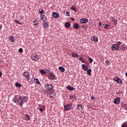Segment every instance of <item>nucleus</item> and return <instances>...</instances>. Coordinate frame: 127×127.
<instances>
[{
    "label": "nucleus",
    "instance_id": "obj_1",
    "mask_svg": "<svg viewBox=\"0 0 127 127\" xmlns=\"http://www.w3.org/2000/svg\"><path fill=\"white\" fill-rule=\"evenodd\" d=\"M12 101L16 104V105H19L20 107H21L22 100H21V95H15L14 98H13Z\"/></svg>",
    "mask_w": 127,
    "mask_h": 127
},
{
    "label": "nucleus",
    "instance_id": "obj_2",
    "mask_svg": "<svg viewBox=\"0 0 127 127\" xmlns=\"http://www.w3.org/2000/svg\"><path fill=\"white\" fill-rule=\"evenodd\" d=\"M48 79L49 80H57V77H56V75H55V74L53 71H49L48 74Z\"/></svg>",
    "mask_w": 127,
    "mask_h": 127
},
{
    "label": "nucleus",
    "instance_id": "obj_3",
    "mask_svg": "<svg viewBox=\"0 0 127 127\" xmlns=\"http://www.w3.org/2000/svg\"><path fill=\"white\" fill-rule=\"evenodd\" d=\"M21 100H22L21 107H23V104H24V103H27L28 101V97L25 96H21Z\"/></svg>",
    "mask_w": 127,
    "mask_h": 127
},
{
    "label": "nucleus",
    "instance_id": "obj_4",
    "mask_svg": "<svg viewBox=\"0 0 127 127\" xmlns=\"http://www.w3.org/2000/svg\"><path fill=\"white\" fill-rule=\"evenodd\" d=\"M111 48L112 49V51H118L120 49V46H119L117 44H114L112 46Z\"/></svg>",
    "mask_w": 127,
    "mask_h": 127
},
{
    "label": "nucleus",
    "instance_id": "obj_5",
    "mask_svg": "<svg viewBox=\"0 0 127 127\" xmlns=\"http://www.w3.org/2000/svg\"><path fill=\"white\" fill-rule=\"evenodd\" d=\"M45 88H46L48 91H51V92L53 91V85H52L46 84L45 85Z\"/></svg>",
    "mask_w": 127,
    "mask_h": 127
},
{
    "label": "nucleus",
    "instance_id": "obj_6",
    "mask_svg": "<svg viewBox=\"0 0 127 127\" xmlns=\"http://www.w3.org/2000/svg\"><path fill=\"white\" fill-rule=\"evenodd\" d=\"M73 104L72 103H69L68 104H66L65 105H64V111H68V110H71V108H72V105Z\"/></svg>",
    "mask_w": 127,
    "mask_h": 127
},
{
    "label": "nucleus",
    "instance_id": "obj_7",
    "mask_svg": "<svg viewBox=\"0 0 127 127\" xmlns=\"http://www.w3.org/2000/svg\"><path fill=\"white\" fill-rule=\"evenodd\" d=\"M23 76L26 77V80H29L30 79V74L28 73L27 71H24L22 74Z\"/></svg>",
    "mask_w": 127,
    "mask_h": 127
},
{
    "label": "nucleus",
    "instance_id": "obj_8",
    "mask_svg": "<svg viewBox=\"0 0 127 127\" xmlns=\"http://www.w3.org/2000/svg\"><path fill=\"white\" fill-rule=\"evenodd\" d=\"M120 48L122 51H127V47L125 44H122L121 46L119 47V49Z\"/></svg>",
    "mask_w": 127,
    "mask_h": 127
},
{
    "label": "nucleus",
    "instance_id": "obj_9",
    "mask_svg": "<svg viewBox=\"0 0 127 127\" xmlns=\"http://www.w3.org/2000/svg\"><path fill=\"white\" fill-rule=\"evenodd\" d=\"M113 80L114 81H115L116 82H117V83H118V84H122L123 81H122V80H121V79L120 78H119V77L118 76H115Z\"/></svg>",
    "mask_w": 127,
    "mask_h": 127
},
{
    "label": "nucleus",
    "instance_id": "obj_10",
    "mask_svg": "<svg viewBox=\"0 0 127 127\" xmlns=\"http://www.w3.org/2000/svg\"><path fill=\"white\" fill-rule=\"evenodd\" d=\"M31 58L33 61H38V60H39V57L38 55L33 56L31 57Z\"/></svg>",
    "mask_w": 127,
    "mask_h": 127
},
{
    "label": "nucleus",
    "instance_id": "obj_11",
    "mask_svg": "<svg viewBox=\"0 0 127 127\" xmlns=\"http://www.w3.org/2000/svg\"><path fill=\"white\" fill-rule=\"evenodd\" d=\"M120 102H121V99H120V97H117L114 100V103L116 104V105H119Z\"/></svg>",
    "mask_w": 127,
    "mask_h": 127
},
{
    "label": "nucleus",
    "instance_id": "obj_12",
    "mask_svg": "<svg viewBox=\"0 0 127 127\" xmlns=\"http://www.w3.org/2000/svg\"><path fill=\"white\" fill-rule=\"evenodd\" d=\"M52 15L55 18H59V13L56 12H53L52 13Z\"/></svg>",
    "mask_w": 127,
    "mask_h": 127
},
{
    "label": "nucleus",
    "instance_id": "obj_13",
    "mask_svg": "<svg viewBox=\"0 0 127 127\" xmlns=\"http://www.w3.org/2000/svg\"><path fill=\"white\" fill-rule=\"evenodd\" d=\"M80 23H87L88 22V19L86 18H81L80 19Z\"/></svg>",
    "mask_w": 127,
    "mask_h": 127
},
{
    "label": "nucleus",
    "instance_id": "obj_14",
    "mask_svg": "<svg viewBox=\"0 0 127 127\" xmlns=\"http://www.w3.org/2000/svg\"><path fill=\"white\" fill-rule=\"evenodd\" d=\"M121 107L124 108L126 111L127 110V104H125L124 102H121Z\"/></svg>",
    "mask_w": 127,
    "mask_h": 127
},
{
    "label": "nucleus",
    "instance_id": "obj_15",
    "mask_svg": "<svg viewBox=\"0 0 127 127\" xmlns=\"http://www.w3.org/2000/svg\"><path fill=\"white\" fill-rule=\"evenodd\" d=\"M50 98H52V99H55V98H56V93L53 91L50 94Z\"/></svg>",
    "mask_w": 127,
    "mask_h": 127
},
{
    "label": "nucleus",
    "instance_id": "obj_16",
    "mask_svg": "<svg viewBox=\"0 0 127 127\" xmlns=\"http://www.w3.org/2000/svg\"><path fill=\"white\" fill-rule=\"evenodd\" d=\"M73 28H75V29H78V28H79L80 26L78 23H75L73 25Z\"/></svg>",
    "mask_w": 127,
    "mask_h": 127
},
{
    "label": "nucleus",
    "instance_id": "obj_17",
    "mask_svg": "<svg viewBox=\"0 0 127 127\" xmlns=\"http://www.w3.org/2000/svg\"><path fill=\"white\" fill-rule=\"evenodd\" d=\"M39 14H41V15H42V14H46V13H45V11H44V10L43 9H42V8H40L39 9Z\"/></svg>",
    "mask_w": 127,
    "mask_h": 127
},
{
    "label": "nucleus",
    "instance_id": "obj_18",
    "mask_svg": "<svg viewBox=\"0 0 127 127\" xmlns=\"http://www.w3.org/2000/svg\"><path fill=\"white\" fill-rule=\"evenodd\" d=\"M81 66L82 69L84 70V71H87V70H88V66L86 65V64H82Z\"/></svg>",
    "mask_w": 127,
    "mask_h": 127
},
{
    "label": "nucleus",
    "instance_id": "obj_19",
    "mask_svg": "<svg viewBox=\"0 0 127 127\" xmlns=\"http://www.w3.org/2000/svg\"><path fill=\"white\" fill-rule=\"evenodd\" d=\"M41 17H42V20H43V21H46L47 17H46L45 15H41Z\"/></svg>",
    "mask_w": 127,
    "mask_h": 127
},
{
    "label": "nucleus",
    "instance_id": "obj_20",
    "mask_svg": "<svg viewBox=\"0 0 127 127\" xmlns=\"http://www.w3.org/2000/svg\"><path fill=\"white\" fill-rule=\"evenodd\" d=\"M76 109L79 111H82L83 110V106L81 104H78Z\"/></svg>",
    "mask_w": 127,
    "mask_h": 127
},
{
    "label": "nucleus",
    "instance_id": "obj_21",
    "mask_svg": "<svg viewBox=\"0 0 127 127\" xmlns=\"http://www.w3.org/2000/svg\"><path fill=\"white\" fill-rule=\"evenodd\" d=\"M66 89H67V90H68L69 91H74V90H75V88H74V87H71L70 85L66 86Z\"/></svg>",
    "mask_w": 127,
    "mask_h": 127
},
{
    "label": "nucleus",
    "instance_id": "obj_22",
    "mask_svg": "<svg viewBox=\"0 0 127 127\" xmlns=\"http://www.w3.org/2000/svg\"><path fill=\"white\" fill-rule=\"evenodd\" d=\"M14 86L15 87H16V88H21L22 85L18 82H16L14 84Z\"/></svg>",
    "mask_w": 127,
    "mask_h": 127
},
{
    "label": "nucleus",
    "instance_id": "obj_23",
    "mask_svg": "<svg viewBox=\"0 0 127 127\" xmlns=\"http://www.w3.org/2000/svg\"><path fill=\"white\" fill-rule=\"evenodd\" d=\"M64 26L65 27H66V28H69V27H70V26H71V24H70L69 22H66L64 24Z\"/></svg>",
    "mask_w": 127,
    "mask_h": 127
},
{
    "label": "nucleus",
    "instance_id": "obj_24",
    "mask_svg": "<svg viewBox=\"0 0 127 127\" xmlns=\"http://www.w3.org/2000/svg\"><path fill=\"white\" fill-rule=\"evenodd\" d=\"M92 41H94V42H98V41H99V39H98L97 37L94 36L92 38Z\"/></svg>",
    "mask_w": 127,
    "mask_h": 127
},
{
    "label": "nucleus",
    "instance_id": "obj_25",
    "mask_svg": "<svg viewBox=\"0 0 127 127\" xmlns=\"http://www.w3.org/2000/svg\"><path fill=\"white\" fill-rule=\"evenodd\" d=\"M49 26L48 23L47 22H44L43 27L44 28H48Z\"/></svg>",
    "mask_w": 127,
    "mask_h": 127
},
{
    "label": "nucleus",
    "instance_id": "obj_26",
    "mask_svg": "<svg viewBox=\"0 0 127 127\" xmlns=\"http://www.w3.org/2000/svg\"><path fill=\"white\" fill-rule=\"evenodd\" d=\"M59 70H60V72H65V68L62 66H59Z\"/></svg>",
    "mask_w": 127,
    "mask_h": 127
},
{
    "label": "nucleus",
    "instance_id": "obj_27",
    "mask_svg": "<svg viewBox=\"0 0 127 127\" xmlns=\"http://www.w3.org/2000/svg\"><path fill=\"white\" fill-rule=\"evenodd\" d=\"M69 98H70V100H73V99H75V101H76L77 100V98L76 97V95H71V96H69Z\"/></svg>",
    "mask_w": 127,
    "mask_h": 127
},
{
    "label": "nucleus",
    "instance_id": "obj_28",
    "mask_svg": "<svg viewBox=\"0 0 127 127\" xmlns=\"http://www.w3.org/2000/svg\"><path fill=\"white\" fill-rule=\"evenodd\" d=\"M25 119L26 121H30V117H29L28 114L25 115Z\"/></svg>",
    "mask_w": 127,
    "mask_h": 127
},
{
    "label": "nucleus",
    "instance_id": "obj_29",
    "mask_svg": "<svg viewBox=\"0 0 127 127\" xmlns=\"http://www.w3.org/2000/svg\"><path fill=\"white\" fill-rule=\"evenodd\" d=\"M82 28L84 29L85 30H87V28H88V26L86 25H82L81 26Z\"/></svg>",
    "mask_w": 127,
    "mask_h": 127
},
{
    "label": "nucleus",
    "instance_id": "obj_30",
    "mask_svg": "<svg viewBox=\"0 0 127 127\" xmlns=\"http://www.w3.org/2000/svg\"><path fill=\"white\" fill-rule=\"evenodd\" d=\"M92 72V69L91 68H89L87 70V74L89 75V76H91V73Z\"/></svg>",
    "mask_w": 127,
    "mask_h": 127
},
{
    "label": "nucleus",
    "instance_id": "obj_31",
    "mask_svg": "<svg viewBox=\"0 0 127 127\" xmlns=\"http://www.w3.org/2000/svg\"><path fill=\"white\" fill-rule=\"evenodd\" d=\"M70 9L74 10L75 12H77V9H76V8H75V7H74L73 6H72L71 7H70Z\"/></svg>",
    "mask_w": 127,
    "mask_h": 127
},
{
    "label": "nucleus",
    "instance_id": "obj_32",
    "mask_svg": "<svg viewBox=\"0 0 127 127\" xmlns=\"http://www.w3.org/2000/svg\"><path fill=\"white\" fill-rule=\"evenodd\" d=\"M9 39L11 41V42H14V38L12 36H10L9 37Z\"/></svg>",
    "mask_w": 127,
    "mask_h": 127
},
{
    "label": "nucleus",
    "instance_id": "obj_33",
    "mask_svg": "<svg viewBox=\"0 0 127 127\" xmlns=\"http://www.w3.org/2000/svg\"><path fill=\"white\" fill-rule=\"evenodd\" d=\"M40 72L41 73V74H46V72H45V70L44 69L40 70Z\"/></svg>",
    "mask_w": 127,
    "mask_h": 127
},
{
    "label": "nucleus",
    "instance_id": "obj_34",
    "mask_svg": "<svg viewBox=\"0 0 127 127\" xmlns=\"http://www.w3.org/2000/svg\"><path fill=\"white\" fill-rule=\"evenodd\" d=\"M77 54V53L76 52H73L71 53V56L72 57H73V58H75V57H76V55Z\"/></svg>",
    "mask_w": 127,
    "mask_h": 127
},
{
    "label": "nucleus",
    "instance_id": "obj_35",
    "mask_svg": "<svg viewBox=\"0 0 127 127\" xmlns=\"http://www.w3.org/2000/svg\"><path fill=\"white\" fill-rule=\"evenodd\" d=\"M113 22V24H114V25H117V24L118 23V22H117V19H113V21H112Z\"/></svg>",
    "mask_w": 127,
    "mask_h": 127
},
{
    "label": "nucleus",
    "instance_id": "obj_36",
    "mask_svg": "<svg viewBox=\"0 0 127 127\" xmlns=\"http://www.w3.org/2000/svg\"><path fill=\"white\" fill-rule=\"evenodd\" d=\"M88 61L89 63H93V59H92V58H91L89 56L88 57Z\"/></svg>",
    "mask_w": 127,
    "mask_h": 127
},
{
    "label": "nucleus",
    "instance_id": "obj_37",
    "mask_svg": "<svg viewBox=\"0 0 127 127\" xmlns=\"http://www.w3.org/2000/svg\"><path fill=\"white\" fill-rule=\"evenodd\" d=\"M35 80H36V84H40V82L39 81V79H38V78H35Z\"/></svg>",
    "mask_w": 127,
    "mask_h": 127
},
{
    "label": "nucleus",
    "instance_id": "obj_38",
    "mask_svg": "<svg viewBox=\"0 0 127 127\" xmlns=\"http://www.w3.org/2000/svg\"><path fill=\"white\" fill-rule=\"evenodd\" d=\"M18 52H20V53H22V52H23V50L22 49V48H20L18 49Z\"/></svg>",
    "mask_w": 127,
    "mask_h": 127
},
{
    "label": "nucleus",
    "instance_id": "obj_39",
    "mask_svg": "<svg viewBox=\"0 0 127 127\" xmlns=\"http://www.w3.org/2000/svg\"><path fill=\"white\" fill-rule=\"evenodd\" d=\"M116 44H117V45H122V44H123V43H122L121 42H120V41H117L116 42Z\"/></svg>",
    "mask_w": 127,
    "mask_h": 127
},
{
    "label": "nucleus",
    "instance_id": "obj_40",
    "mask_svg": "<svg viewBox=\"0 0 127 127\" xmlns=\"http://www.w3.org/2000/svg\"><path fill=\"white\" fill-rule=\"evenodd\" d=\"M109 26H111V25H110V24H105V25L104 26V28H108V27H109Z\"/></svg>",
    "mask_w": 127,
    "mask_h": 127
},
{
    "label": "nucleus",
    "instance_id": "obj_41",
    "mask_svg": "<svg viewBox=\"0 0 127 127\" xmlns=\"http://www.w3.org/2000/svg\"><path fill=\"white\" fill-rule=\"evenodd\" d=\"M80 62H81V63H86V61L83 59L82 58V59L81 60V61H80Z\"/></svg>",
    "mask_w": 127,
    "mask_h": 127
},
{
    "label": "nucleus",
    "instance_id": "obj_42",
    "mask_svg": "<svg viewBox=\"0 0 127 127\" xmlns=\"http://www.w3.org/2000/svg\"><path fill=\"white\" fill-rule=\"evenodd\" d=\"M65 13L67 16H70V13H69V12H68L67 11H66Z\"/></svg>",
    "mask_w": 127,
    "mask_h": 127
},
{
    "label": "nucleus",
    "instance_id": "obj_43",
    "mask_svg": "<svg viewBox=\"0 0 127 127\" xmlns=\"http://www.w3.org/2000/svg\"><path fill=\"white\" fill-rule=\"evenodd\" d=\"M15 22H16V23H17V24H21V23L17 20H15Z\"/></svg>",
    "mask_w": 127,
    "mask_h": 127
},
{
    "label": "nucleus",
    "instance_id": "obj_44",
    "mask_svg": "<svg viewBox=\"0 0 127 127\" xmlns=\"http://www.w3.org/2000/svg\"><path fill=\"white\" fill-rule=\"evenodd\" d=\"M105 63L107 64V65H110V64H111V63L108 61V60H106V61L105 62Z\"/></svg>",
    "mask_w": 127,
    "mask_h": 127
},
{
    "label": "nucleus",
    "instance_id": "obj_45",
    "mask_svg": "<svg viewBox=\"0 0 127 127\" xmlns=\"http://www.w3.org/2000/svg\"><path fill=\"white\" fill-rule=\"evenodd\" d=\"M39 110L40 111V112H43V109L41 107H39Z\"/></svg>",
    "mask_w": 127,
    "mask_h": 127
},
{
    "label": "nucleus",
    "instance_id": "obj_46",
    "mask_svg": "<svg viewBox=\"0 0 127 127\" xmlns=\"http://www.w3.org/2000/svg\"><path fill=\"white\" fill-rule=\"evenodd\" d=\"M91 100H96V97L94 96L91 97Z\"/></svg>",
    "mask_w": 127,
    "mask_h": 127
},
{
    "label": "nucleus",
    "instance_id": "obj_47",
    "mask_svg": "<svg viewBox=\"0 0 127 127\" xmlns=\"http://www.w3.org/2000/svg\"><path fill=\"white\" fill-rule=\"evenodd\" d=\"M87 107L88 108V109H92V107H91V105H87Z\"/></svg>",
    "mask_w": 127,
    "mask_h": 127
},
{
    "label": "nucleus",
    "instance_id": "obj_48",
    "mask_svg": "<svg viewBox=\"0 0 127 127\" xmlns=\"http://www.w3.org/2000/svg\"><path fill=\"white\" fill-rule=\"evenodd\" d=\"M33 22L34 23H36V22H37V19H34V21H33Z\"/></svg>",
    "mask_w": 127,
    "mask_h": 127
},
{
    "label": "nucleus",
    "instance_id": "obj_49",
    "mask_svg": "<svg viewBox=\"0 0 127 127\" xmlns=\"http://www.w3.org/2000/svg\"><path fill=\"white\" fill-rule=\"evenodd\" d=\"M114 19H115V18H114V17H110V20H111L113 21Z\"/></svg>",
    "mask_w": 127,
    "mask_h": 127
},
{
    "label": "nucleus",
    "instance_id": "obj_50",
    "mask_svg": "<svg viewBox=\"0 0 127 127\" xmlns=\"http://www.w3.org/2000/svg\"><path fill=\"white\" fill-rule=\"evenodd\" d=\"M1 76H2V72L0 71V78L1 77Z\"/></svg>",
    "mask_w": 127,
    "mask_h": 127
},
{
    "label": "nucleus",
    "instance_id": "obj_51",
    "mask_svg": "<svg viewBox=\"0 0 127 127\" xmlns=\"http://www.w3.org/2000/svg\"><path fill=\"white\" fill-rule=\"evenodd\" d=\"M70 20H72V21H75V19H74V18H71Z\"/></svg>",
    "mask_w": 127,
    "mask_h": 127
},
{
    "label": "nucleus",
    "instance_id": "obj_52",
    "mask_svg": "<svg viewBox=\"0 0 127 127\" xmlns=\"http://www.w3.org/2000/svg\"><path fill=\"white\" fill-rule=\"evenodd\" d=\"M82 59H83V58L80 57V58H79V61H81V60H82Z\"/></svg>",
    "mask_w": 127,
    "mask_h": 127
},
{
    "label": "nucleus",
    "instance_id": "obj_53",
    "mask_svg": "<svg viewBox=\"0 0 127 127\" xmlns=\"http://www.w3.org/2000/svg\"><path fill=\"white\" fill-rule=\"evenodd\" d=\"M101 25H102V23H101V22H100L98 26H101Z\"/></svg>",
    "mask_w": 127,
    "mask_h": 127
},
{
    "label": "nucleus",
    "instance_id": "obj_54",
    "mask_svg": "<svg viewBox=\"0 0 127 127\" xmlns=\"http://www.w3.org/2000/svg\"><path fill=\"white\" fill-rule=\"evenodd\" d=\"M75 54H76L75 56V57H79V55H78V54L77 53Z\"/></svg>",
    "mask_w": 127,
    "mask_h": 127
},
{
    "label": "nucleus",
    "instance_id": "obj_55",
    "mask_svg": "<svg viewBox=\"0 0 127 127\" xmlns=\"http://www.w3.org/2000/svg\"><path fill=\"white\" fill-rule=\"evenodd\" d=\"M2 28V26H1V25L0 24V30Z\"/></svg>",
    "mask_w": 127,
    "mask_h": 127
},
{
    "label": "nucleus",
    "instance_id": "obj_56",
    "mask_svg": "<svg viewBox=\"0 0 127 127\" xmlns=\"http://www.w3.org/2000/svg\"><path fill=\"white\" fill-rule=\"evenodd\" d=\"M41 108H45V106L44 105L41 106Z\"/></svg>",
    "mask_w": 127,
    "mask_h": 127
},
{
    "label": "nucleus",
    "instance_id": "obj_57",
    "mask_svg": "<svg viewBox=\"0 0 127 127\" xmlns=\"http://www.w3.org/2000/svg\"><path fill=\"white\" fill-rule=\"evenodd\" d=\"M125 75H126V77H127V71L126 72Z\"/></svg>",
    "mask_w": 127,
    "mask_h": 127
},
{
    "label": "nucleus",
    "instance_id": "obj_58",
    "mask_svg": "<svg viewBox=\"0 0 127 127\" xmlns=\"http://www.w3.org/2000/svg\"><path fill=\"white\" fill-rule=\"evenodd\" d=\"M41 106H42L41 104H39V105H38V106H39V107H40V108H41Z\"/></svg>",
    "mask_w": 127,
    "mask_h": 127
},
{
    "label": "nucleus",
    "instance_id": "obj_59",
    "mask_svg": "<svg viewBox=\"0 0 127 127\" xmlns=\"http://www.w3.org/2000/svg\"><path fill=\"white\" fill-rule=\"evenodd\" d=\"M34 25H37V24H34Z\"/></svg>",
    "mask_w": 127,
    "mask_h": 127
},
{
    "label": "nucleus",
    "instance_id": "obj_60",
    "mask_svg": "<svg viewBox=\"0 0 127 127\" xmlns=\"http://www.w3.org/2000/svg\"><path fill=\"white\" fill-rule=\"evenodd\" d=\"M72 102H74V100H72Z\"/></svg>",
    "mask_w": 127,
    "mask_h": 127
},
{
    "label": "nucleus",
    "instance_id": "obj_61",
    "mask_svg": "<svg viewBox=\"0 0 127 127\" xmlns=\"http://www.w3.org/2000/svg\"><path fill=\"white\" fill-rule=\"evenodd\" d=\"M99 30H101V29H100V28H99Z\"/></svg>",
    "mask_w": 127,
    "mask_h": 127
}]
</instances>
